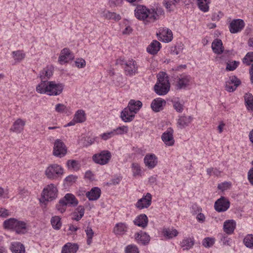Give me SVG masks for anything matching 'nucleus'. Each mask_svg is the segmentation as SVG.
<instances>
[{"instance_id": "55", "label": "nucleus", "mask_w": 253, "mask_h": 253, "mask_svg": "<svg viewBox=\"0 0 253 253\" xmlns=\"http://www.w3.org/2000/svg\"><path fill=\"white\" fill-rule=\"evenodd\" d=\"M131 168L134 176L140 175L141 170L140 167L138 164L132 163Z\"/></svg>"}, {"instance_id": "49", "label": "nucleus", "mask_w": 253, "mask_h": 253, "mask_svg": "<svg viewBox=\"0 0 253 253\" xmlns=\"http://www.w3.org/2000/svg\"><path fill=\"white\" fill-rule=\"evenodd\" d=\"M239 65V62L238 61H229L226 63V70L228 71H234L237 68Z\"/></svg>"}, {"instance_id": "6", "label": "nucleus", "mask_w": 253, "mask_h": 253, "mask_svg": "<svg viewBox=\"0 0 253 253\" xmlns=\"http://www.w3.org/2000/svg\"><path fill=\"white\" fill-rule=\"evenodd\" d=\"M58 190L53 184H50L45 187L42 193V198L46 201H52L57 197Z\"/></svg>"}, {"instance_id": "53", "label": "nucleus", "mask_w": 253, "mask_h": 253, "mask_svg": "<svg viewBox=\"0 0 253 253\" xmlns=\"http://www.w3.org/2000/svg\"><path fill=\"white\" fill-rule=\"evenodd\" d=\"M66 207L64 201L60 199L58 204L56 205V208L58 211L62 213L66 211Z\"/></svg>"}, {"instance_id": "32", "label": "nucleus", "mask_w": 253, "mask_h": 253, "mask_svg": "<svg viewBox=\"0 0 253 253\" xmlns=\"http://www.w3.org/2000/svg\"><path fill=\"white\" fill-rule=\"evenodd\" d=\"M161 43L157 41H153L147 47V51L151 54H156L160 49Z\"/></svg>"}, {"instance_id": "62", "label": "nucleus", "mask_w": 253, "mask_h": 253, "mask_svg": "<svg viewBox=\"0 0 253 253\" xmlns=\"http://www.w3.org/2000/svg\"><path fill=\"white\" fill-rule=\"evenodd\" d=\"M70 109L69 107H67L65 104H58L55 106L56 111H65Z\"/></svg>"}, {"instance_id": "4", "label": "nucleus", "mask_w": 253, "mask_h": 253, "mask_svg": "<svg viewBox=\"0 0 253 253\" xmlns=\"http://www.w3.org/2000/svg\"><path fill=\"white\" fill-rule=\"evenodd\" d=\"M64 173L63 169L57 164H51L47 167L45 170V174L50 179H55Z\"/></svg>"}, {"instance_id": "58", "label": "nucleus", "mask_w": 253, "mask_h": 253, "mask_svg": "<svg viewBox=\"0 0 253 253\" xmlns=\"http://www.w3.org/2000/svg\"><path fill=\"white\" fill-rule=\"evenodd\" d=\"M115 135V131H113V130L108 132L106 133H104L100 135V137L101 138L104 140H107V139L111 138L113 136Z\"/></svg>"}, {"instance_id": "16", "label": "nucleus", "mask_w": 253, "mask_h": 253, "mask_svg": "<svg viewBox=\"0 0 253 253\" xmlns=\"http://www.w3.org/2000/svg\"><path fill=\"white\" fill-rule=\"evenodd\" d=\"M144 163L148 168L153 169L158 164V158L154 154H147L144 157Z\"/></svg>"}, {"instance_id": "43", "label": "nucleus", "mask_w": 253, "mask_h": 253, "mask_svg": "<svg viewBox=\"0 0 253 253\" xmlns=\"http://www.w3.org/2000/svg\"><path fill=\"white\" fill-rule=\"evenodd\" d=\"M179 1L178 0H164L163 4L169 11H171L173 9V6H175Z\"/></svg>"}, {"instance_id": "25", "label": "nucleus", "mask_w": 253, "mask_h": 253, "mask_svg": "<svg viewBox=\"0 0 253 253\" xmlns=\"http://www.w3.org/2000/svg\"><path fill=\"white\" fill-rule=\"evenodd\" d=\"M166 104L165 100L161 98H157L152 101L151 104V107L153 111H160L163 110V107Z\"/></svg>"}, {"instance_id": "29", "label": "nucleus", "mask_w": 253, "mask_h": 253, "mask_svg": "<svg viewBox=\"0 0 253 253\" xmlns=\"http://www.w3.org/2000/svg\"><path fill=\"white\" fill-rule=\"evenodd\" d=\"M142 106V103L139 101H135L131 99L129 101L127 108L124 109L123 111H138Z\"/></svg>"}, {"instance_id": "34", "label": "nucleus", "mask_w": 253, "mask_h": 253, "mask_svg": "<svg viewBox=\"0 0 253 253\" xmlns=\"http://www.w3.org/2000/svg\"><path fill=\"white\" fill-rule=\"evenodd\" d=\"M195 244L193 238H185L180 243L181 247L183 250H188L192 248Z\"/></svg>"}, {"instance_id": "39", "label": "nucleus", "mask_w": 253, "mask_h": 253, "mask_svg": "<svg viewBox=\"0 0 253 253\" xmlns=\"http://www.w3.org/2000/svg\"><path fill=\"white\" fill-rule=\"evenodd\" d=\"M197 5L199 9L206 12L209 10V4L211 3V0H196Z\"/></svg>"}, {"instance_id": "31", "label": "nucleus", "mask_w": 253, "mask_h": 253, "mask_svg": "<svg viewBox=\"0 0 253 253\" xmlns=\"http://www.w3.org/2000/svg\"><path fill=\"white\" fill-rule=\"evenodd\" d=\"M162 232L164 236L168 239H170L176 237L178 234V231L173 227L164 228Z\"/></svg>"}, {"instance_id": "26", "label": "nucleus", "mask_w": 253, "mask_h": 253, "mask_svg": "<svg viewBox=\"0 0 253 253\" xmlns=\"http://www.w3.org/2000/svg\"><path fill=\"white\" fill-rule=\"evenodd\" d=\"M61 200L64 201L66 206L75 207L78 204V201L75 196L70 193L66 194Z\"/></svg>"}, {"instance_id": "44", "label": "nucleus", "mask_w": 253, "mask_h": 253, "mask_svg": "<svg viewBox=\"0 0 253 253\" xmlns=\"http://www.w3.org/2000/svg\"><path fill=\"white\" fill-rule=\"evenodd\" d=\"M74 118L77 123H83L86 120V114L84 112H76Z\"/></svg>"}, {"instance_id": "21", "label": "nucleus", "mask_w": 253, "mask_h": 253, "mask_svg": "<svg viewBox=\"0 0 253 253\" xmlns=\"http://www.w3.org/2000/svg\"><path fill=\"white\" fill-rule=\"evenodd\" d=\"M74 58L73 54L70 52L69 49L64 48L61 51L60 55L59 57L58 61L62 63V62L66 63L69 60Z\"/></svg>"}, {"instance_id": "56", "label": "nucleus", "mask_w": 253, "mask_h": 253, "mask_svg": "<svg viewBox=\"0 0 253 253\" xmlns=\"http://www.w3.org/2000/svg\"><path fill=\"white\" fill-rule=\"evenodd\" d=\"M138 252V249L135 245H129L126 248V253H137Z\"/></svg>"}, {"instance_id": "13", "label": "nucleus", "mask_w": 253, "mask_h": 253, "mask_svg": "<svg viewBox=\"0 0 253 253\" xmlns=\"http://www.w3.org/2000/svg\"><path fill=\"white\" fill-rule=\"evenodd\" d=\"M152 203V195L150 193H147L145 196L138 200L135 204V207L139 209L142 210L148 208Z\"/></svg>"}, {"instance_id": "10", "label": "nucleus", "mask_w": 253, "mask_h": 253, "mask_svg": "<svg viewBox=\"0 0 253 253\" xmlns=\"http://www.w3.org/2000/svg\"><path fill=\"white\" fill-rule=\"evenodd\" d=\"M230 202L224 197H221L214 203V209L218 212L226 211L230 207Z\"/></svg>"}, {"instance_id": "38", "label": "nucleus", "mask_w": 253, "mask_h": 253, "mask_svg": "<svg viewBox=\"0 0 253 253\" xmlns=\"http://www.w3.org/2000/svg\"><path fill=\"white\" fill-rule=\"evenodd\" d=\"M137 112H121V118L124 122L132 121Z\"/></svg>"}, {"instance_id": "36", "label": "nucleus", "mask_w": 253, "mask_h": 253, "mask_svg": "<svg viewBox=\"0 0 253 253\" xmlns=\"http://www.w3.org/2000/svg\"><path fill=\"white\" fill-rule=\"evenodd\" d=\"M53 74L52 69V68L46 67L44 68L40 73V79H41V82L44 81H47Z\"/></svg>"}, {"instance_id": "24", "label": "nucleus", "mask_w": 253, "mask_h": 253, "mask_svg": "<svg viewBox=\"0 0 253 253\" xmlns=\"http://www.w3.org/2000/svg\"><path fill=\"white\" fill-rule=\"evenodd\" d=\"M101 195V190L98 187H94L86 193V197L90 201L97 200Z\"/></svg>"}, {"instance_id": "7", "label": "nucleus", "mask_w": 253, "mask_h": 253, "mask_svg": "<svg viewBox=\"0 0 253 253\" xmlns=\"http://www.w3.org/2000/svg\"><path fill=\"white\" fill-rule=\"evenodd\" d=\"M67 149L64 143L60 139H57L54 145L53 154L54 156L61 158L65 155Z\"/></svg>"}, {"instance_id": "2", "label": "nucleus", "mask_w": 253, "mask_h": 253, "mask_svg": "<svg viewBox=\"0 0 253 253\" xmlns=\"http://www.w3.org/2000/svg\"><path fill=\"white\" fill-rule=\"evenodd\" d=\"M3 226L5 229L12 230L18 234H25L28 231V226L26 222L14 218L5 220L3 222Z\"/></svg>"}, {"instance_id": "35", "label": "nucleus", "mask_w": 253, "mask_h": 253, "mask_svg": "<svg viewBox=\"0 0 253 253\" xmlns=\"http://www.w3.org/2000/svg\"><path fill=\"white\" fill-rule=\"evenodd\" d=\"M84 213V207L79 206L73 213L72 219L76 221H79L83 217Z\"/></svg>"}, {"instance_id": "57", "label": "nucleus", "mask_w": 253, "mask_h": 253, "mask_svg": "<svg viewBox=\"0 0 253 253\" xmlns=\"http://www.w3.org/2000/svg\"><path fill=\"white\" fill-rule=\"evenodd\" d=\"M95 140V138L90 137H84L82 139V141H84V145L85 146L91 145L94 142Z\"/></svg>"}, {"instance_id": "28", "label": "nucleus", "mask_w": 253, "mask_h": 253, "mask_svg": "<svg viewBox=\"0 0 253 253\" xmlns=\"http://www.w3.org/2000/svg\"><path fill=\"white\" fill-rule=\"evenodd\" d=\"M211 48L214 53L217 54L222 53L224 50L222 41L219 39H215L212 42Z\"/></svg>"}, {"instance_id": "17", "label": "nucleus", "mask_w": 253, "mask_h": 253, "mask_svg": "<svg viewBox=\"0 0 253 253\" xmlns=\"http://www.w3.org/2000/svg\"><path fill=\"white\" fill-rule=\"evenodd\" d=\"M157 35L160 36L159 40H161L165 42H170L173 38L172 31L168 28L161 29L159 34L157 33Z\"/></svg>"}, {"instance_id": "60", "label": "nucleus", "mask_w": 253, "mask_h": 253, "mask_svg": "<svg viewBox=\"0 0 253 253\" xmlns=\"http://www.w3.org/2000/svg\"><path fill=\"white\" fill-rule=\"evenodd\" d=\"M75 65L78 68H84L85 66V61L82 58H79L75 61Z\"/></svg>"}, {"instance_id": "23", "label": "nucleus", "mask_w": 253, "mask_h": 253, "mask_svg": "<svg viewBox=\"0 0 253 253\" xmlns=\"http://www.w3.org/2000/svg\"><path fill=\"white\" fill-rule=\"evenodd\" d=\"M135 225L145 228L148 224V219L145 214H141L137 216L133 221Z\"/></svg>"}, {"instance_id": "1", "label": "nucleus", "mask_w": 253, "mask_h": 253, "mask_svg": "<svg viewBox=\"0 0 253 253\" xmlns=\"http://www.w3.org/2000/svg\"><path fill=\"white\" fill-rule=\"evenodd\" d=\"M63 87L64 85L62 84H57L53 81H44L37 85L36 90L40 94L58 95L62 92Z\"/></svg>"}, {"instance_id": "41", "label": "nucleus", "mask_w": 253, "mask_h": 253, "mask_svg": "<svg viewBox=\"0 0 253 253\" xmlns=\"http://www.w3.org/2000/svg\"><path fill=\"white\" fill-rule=\"evenodd\" d=\"M245 101L248 109L253 111V96L251 93H246L244 96Z\"/></svg>"}, {"instance_id": "61", "label": "nucleus", "mask_w": 253, "mask_h": 253, "mask_svg": "<svg viewBox=\"0 0 253 253\" xmlns=\"http://www.w3.org/2000/svg\"><path fill=\"white\" fill-rule=\"evenodd\" d=\"M77 177L74 175H70L66 177L65 180L68 183L71 184L76 181Z\"/></svg>"}, {"instance_id": "50", "label": "nucleus", "mask_w": 253, "mask_h": 253, "mask_svg": "<svg viewBox=\"0 0 253 253\" xmlns=\"http://www.w3.org/2000/svg\"><path fill=\"white\" fill-rule=\"evenodd\" d=\"M253 62V52H249L247 53L243 59V62L247 65H251Z\"/></svg>"}, {"instance_id": "20", "label": "nucleus", "mask_w": 253, "mask_h": 253, "mask_svg": "<svg viewBox=\"0 0 253 253\" xmlns=\"http://www.w3.org/2000/svg\"><path fill=\"white\" fill-rule=\"evenodd\" d=\"M135 239L138 244L147 245L150 240V236L146 232L140 231L135 235Z\"/></svg>"}, {"instance_id": "15", "label": "nucleus", "mask_w": 253, "mask_h": 253, "mask_svg": "<svg viewBox=\"0 0 253 253\" xmlns=\"http://www.w3.org/2000/svg\"><path fill=\"white\" fill-rule=\"evenodd\" d=\"M245 26V23L242 19H234L229 25V31L231 33H237L241 31Z\"/></svg>"}, {"instance_id": "30", "label": "nucleus", "mask_w": 253, "mask_h": 253, "mask_svg": "<svg viewBox=\"0 0 253 253\" xmlns=\"http://www.w3.org/2000/svg\"><path fill=\"white\" fill-rule=\"evenodd\" d=\"M78 249L76 244L67 243L62 247L61 253H76Z\"/></svg>"}, {"instance_id": "40", "label": "nucleus", "mask_w": 253, "mask_h": 253, "mask_svg": "<svg viewBox=\"0 0 253 253\" xmlns=\"http://www.w3.org/2000/svg\"><path fill=\"white\" fill-rule=\"evenodd\" d=\"M103 16L107 19H112L116 21H118L121 19V17L120 14L109 11L104 12Z\"/></svg>"}, {"instance_id": "46", "label": "nucleus", "mask_w": 253, "mask_h": 253, "mask_svg": "<svg viewBox=\"0 0 253 253\" xmlns=\"http://www.w3.org/2000/svg\"><path fill=\"white\" fill-rule=\"evenodd\" d=\"M244 244L249 248H253V235L248 234L244 239Z\"/></svg>"}, {"instance_id": "18", "label": "nucleus", "mask_w": 253, "mask_h": 253, "mask_svg": "<svg viewBox=\"0 0 253 253\" xmlns=\"http://www.w3.org/2000/svg\"><path fill=\"white\" fill-rule=\"evenodd\" d=\"M191 78L189 76L182 74L178 77L176 87L177 89H181L186 88L190 84Z\"/></svg>"}, {"instance_id": "54", "label": "nucleus", "mask_w": 253, "mask_h": 253, "mask_svg": "<svg viewBox=\"0 0 253 253\" xmlns=\"http://www.w3.org/2000/svg\"><path fill=\"white\" fill-rule=\"evenodd\" d=\"M113 131H115V135L116 134H123L124 133H126L128 131V127L127 126H122L117 127L116 129H114Z\"/></svg>"}, {"instance_id": "33", "label": "nucleus", "mask_w": 253, "mask_h": 253, "mask_svg": "<svg viewBox=\"0 0 253 253\" xmlns=\"http://www.w3.org/2000/svg\"><path fill=\"white\" fill-rule=\"evenodd\" d=\"M192 118L190 116H182L179 117L177 124L180 128H184L189 125L191 123Z\"/></svg>"}, {"instance_id": "14", "label": "nucleus", "mask_w": 253, "mask_h": 253, "mask_svg": "<svg viewBox=\"0 0 253 253\" xmlns=\"http://www.w3.org/2000/svg\"><path fill=\"white\" fill-rule=\"evenodd\" d=\"M241 83V81L237 77L232 76L226 82L225 89L228 92H233L236 89Z\"/></svg>"}, {"instance_id": "51", "label": "nucleus", "mask_w": 253, "mask_h": 253, "mask_svg": "<svg viewBox=\"0 0 253 253\" xmlns=\"http://www.w3.org/2000/svg\"><path fill=\"white\" fill-rule=\"evenodd\" d=\"M173 106L176 111H181L185 109L184 103L180 102L178 100H174L172 101Z\"/></svg>"}, {"instance_id": "19", "label": "nucleus", "mask_w": 253, "mask_h": 253, "mask_svg": "<svg viewBox=\"0 0 253 253\" xmlns=\"http://www.w3.org/2000/svg\"><path fill=\"white\" fill-rule=\"evenodd\" d=\"M26 121L21 119H17L10 128V131L16 133H20L24 130Z\"/></svg>"}, {"instance_id": "27", "label": "nucleus", "mask_w": 253, "mask_h": 253, "mask_svg": "<svg viewBox=\"0 0 253 253\" xmlns=\"http://www.w3.org/2000/svg\"><path fill=\"white\" fill-rule=\"evenodd\" d=\"M236 222L233 219L227 220L223 224L224 231L228 234H231L233 233L236 228Z\"/></svg>"}, {"instance_id": "9", "label": "nucleus", "mask_w": 253, "mask_h": 253, "mask_svg": "<svg viewBox=\"0 0 253 253\" xmlns=\"http://www.w3.org/2000/svg\"><path fill=\"white\" fill-rule=\"evenodd\" d=\"M149 22H155L164 16L165 11L163 8L156 7L149 9Z\"/></svg>"}, {"instance_id": "37", "label": "nucleus", "mask_w": 253, "mask_h": 253, "mask_svg": "<svg viewBox=\"0 0 253 253\" xmlns=\"http://www.w3.org/2000/svg\"><path fill=\"white\" fill-rule=\"evenodd\" d=\"M10 250L13 253H25V248L23 245L19 242L13 243Z\"/></svg>"}, {"instance_id": "59", "label": "nucleus", "mask_w": 253, "mask_h": 253, "mask_svg": "<svg viewBox=\"0 0 253 253\" xmlns=\"http://www.w3.org/2000/svg\"><path fill=\"white\" fill-rule=\"evenodd\" d=\"M230 184L229 182H225L218 185V188L222 191L227 190L230 188Z\"/></svg>"}, {"instance_id": "47", "label": "nucleus", "mask_w": 253, "mask_h": 253, "mask_svg": "<svg viewBox=\"0 0 253 253\" xmlns=\"http://www.w3.org/2000/svg\"><path fill=\"white\" fill-rule=\"evenodd\" d=\"M13 57L15 60L20 62L25 57V54L22 50H17L12 52Z\"/></svg>"}, {"instance_id": "12", "label": "nucleus", "mask_w": 253, "mask_h": 253, "mask_svg": "<svg viewBox=\"0 0 253 253\" xmlns=\"http://www.w3.org/2000/svg\"><path fill=\"white\" fill-rule=\"evenodd\" d=\"M149 9L142 5L137 6L135 10V16L139 20H146L147 21H149Z\"/></svg>"}, {"instance_id": "11", "label": "nucleus", "mask_w": 253, "mask_h": 253, "mask_svg": "<svg viewBox=\"0 0 253 253\" xmlns=\"http://www.w3.org/2000/svg\"><path fill=\"white\" fill-rule=\"evenodd\" d=\"M173 129L169 127L162 134V140L166 145L171 146L174 145L175 141L173 138Z\"/></svg>"}, {"instance_id": "22", "label": "nucleus", "mask_w": 253, "mask_h": 253, "mask_svg": "<svg viewBox=\"0 0 253 253\" xmlns=\"http://www.w3.org/2000/svg\"><path fill=\"white\" fill-rule=\"evenodd\" d=\"M128 226L126 223L119 222L115 224L113 232L116 235H123L127 232Z\"/></svg>"}, {"instance_id": "5", "label": "nucleus", "mask_w": 253, "mask_h": 253, "mask_svg": "<svg viewBox=\"0 0 253 253\" xmlns=\"http://www.w3.org/2000/svg\"><path fill=\"white\" fill-rule=\"evenodd\" d=\"M117 63L125 65V71L126 75L131 76L137 73L138 66L136 62L133 59L125 61L124 60H117Z\"/></svg>"}, {"instance_id": "45", "label": "nucleus", "mask_w": 253, "mask_h": 253, "mask_svg": "<svg viewBox=\"0 0 253 253\" xmlns=\"http://www.w3.org/2000/svg\"><path fill=\"white\" fill-rule=\"evenodd\" d=\"M85 232L87 237L86 243L88 245H90L92 243V240L94 236V232L92 230V228L89 226H87L86 227L85 230Z\"/></svg>"}, {"instance_id": "63", "label": "nucleus", "mask_w": 253, "mask_h": 253, "mask_svg": "<svg viewBox=\"0 0 253 253\" xmlns=\"http://www.w3.org/2000/svg\"><path fill=\"white\" fill-rule=\"evenodd\" d=\"M10 215V214L6 209L4 208H0V217H6Z\"/></svg>"}, {"instance_id": "3", "label": "nucleus", "mask_w": 253, "mask_h": 253, "mask_svg": "<svg viewBox=\"0 0 253 253\" xmlns=\"http://www.w3.org/2000/svg\"><path fill=\"white\" fill-rule=\"evenodd\" d=\"M158 80L154 85V90L159 95L166 94L170 88L169 77L165 72H161L157 76Z\"/></svg>"}, {"instance_id": "8", "label": "nucleus", "mask_w": 253, "mask_h": 253, "mask_svg": "<svg viewBox=\"0 0 253 253\" xmlns=\"http://www.w3.org/2000/svg\"><path fill=\"white\" fill-rule=\"evenodd\" d=\"M111 153L108 151H103L99 154L93 156L94 162L100 165H105L108 163L111 158Z\"/></svg>"}, {"instance_id": "64", "label": "nucleus", "mask_w": 253, "mask_h": 253, "mask_svg": "<svg viewBox=\"0 0 253 253\" xmlns=\"http://www.w3.org/2000/svg\"><path fill=\"white\" fill-rule=\"evenodd\" d=\"M248 179L251 184L253 185V168L248 172Z\"/></svg>"}, {"instance_id": "48", "label": "nucleus", "mask_w": 253, "mask_h": 253, "mask_svg": "<svg viewBox=\"0 0 253 253\" xmlns=\"http://www.w3.org/2000/svg\"><path fill=\"white\" fill-rule=\"evenodd\" d=\"M215 243V239L211 237H207L203 239L202 242L203 246L207 248H211Z\"/></svg>"}, {"instance_id": "42", "label": "nucleus", "mask_w": 253, "mask_h": 253, "mask_svg": "<svg viewBox=\"0 0 253 253\" xmlns=\"http://www.w3.org/2000/svg\"><path fill=\"white\" fill-rule=\"evenodd\" d=\"M50 222L54 229L58 230L60 228L62 223L61 222V218L59 217V216H53L51 219Z\"/></svg>"}, {"instance_id": "52", "label": "nucleus", "mask_w": 253, "mask_h": 253, "mask_svg": "<svg viewBox=\"0 0 253 253\" xmlns=\"http://www.w3.org/2000/svg\"><path fill=\"white\" fill-rule=\"evenodd\" d=\"M67 165L69 169H72L76 170L80 168L79 163L76 160H68L67 162Z\"/></svg>"}]
</instances>
